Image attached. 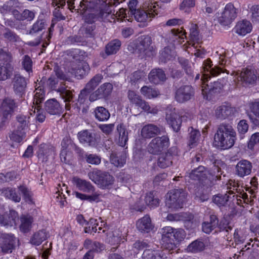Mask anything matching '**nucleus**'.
Returning a JSON list of instances; mask_svg holds the SVG:
<instances>
[{
  "mask_svg": "<svg viewBox=\"0 0 259 259\" xmlns=\"http://www.w3.org/2000/svg\"><path fill=\"white\" fill-rule=\"evenodd\" d=\"M46 25L47 24L45 20L38 19L32 26L28 33L31 35H33L35 33H38L44 29Z\"/></svg>",
  "mask_w": 259,
  "mask_h": 259,
  "instance_id": "obj_45",
  "label": "nucleus"
},
{
  "mask_svg": "<svg viewBox=\"0 0 259 259\" xmlns=\"http://www.w3.org/2000/svg\"><path fill=\"white\" fill-rule=\"evenodd\" d=\"M142 259H168L162 251H155L151 249H146L143 254Z\"/></svg>",
  "mask_w": 259,
  "mask_h": 259,
  "instance_id": "obj_38",
  "label": "nucleus"
},
{
  "mask_svg": "<svg viewBox=\"0 0 259 259\" xmlns=\"http://www.w3.org/2000/svg\"><path fill=\"white\" fill-rule=\"evenodd\" d=\"M13 15L17 20L19 21L27 20L30 21L35 17V13L28 9L24 10L22 13L17 10H14L13 11Z\"/></svg>",
  "mask_w": 259,
  "mask_h": 259,
  "instance_id": "obj_33",
  "label": "nucleus"
},
{
  "mask_svg": "<svg viewBox=\"0 0 259 259\" xmlns=\"http://www.w3.org/2000/svg\"><path fill=\"white\" fill-rule=\"evenodd\" d=\"M29 118L28 115L19 114L16 116V120L18 123L17 128L24 131L28 127L29 123Z\"/></svg>",
  "mask_w": 259,
  "mask_h": 259,
  "instance_id": "obj_46",
  "label": "nucleus"
},
{
  "mask_svg": "<svg viewBox=\"0 0 259 259\" xmlns=\"http://www.w3.org/2000/svg\"><path fill=\"white\" fill-rule=\"evenodd\" d=\"M208 174V171L204 166H199L192 170L188 174V177L192 180L201 181L207 178Z\"/></svg>",
  "mask_w": 259,
  "mask_h": 259,
  "instance_id": "obj_26",
  "label": "nucleus"
},
{
  "mask_svg": "<svg viewBox=\"0 0 259 259\" xmlns=\"http://www.w3.org/2000/svg\"><path fill=\"white\" fill-rule=\"evenodd\" d=\"M165 118L167 123L175 132H178L180 130L182 120L179 115L175 110L167 109Z\"/></svg>",
  "mask_w": 259,
  "mask_h": 259,
  "instance_id": "obj_14",
  "label": "nucleus"
},
{
  "mask_svg": "<svg viewBox=\"0 0 259 259\" xmlns=\"http://www.w3.org/2000/svg\"><path fill=\"white\" fill-rule=\"evenodd\" d=\"M149 81L154 84H158L165 80L166 77L164 72L161 69H152L149 74Z\"/></svg>",
  "mask_w": 259,
  "mask_h": 259,
  "instance_id": "obj_27",
  "label": "nucleus"
},
{
  "mask_svg": "<svg viewBox=\"0 0 259 259\" xmlns=\"http://www.w3.org/2000/svg\"><path fill=\"white\" fill-rule=\"evenodd\" d=\"M259 144V133L253 134L250 137L248 143V147L249 149L252 150L255 146Z\"/></svg>",
  "mask_w": 259,
  "mask_h": 259,
  "instance_id": "obj_59",
  "label": "nucleus"
},
{
  "mask_svg": "<svg viewBox=\"0 0 259 259\" xmlns=\"http://www.w3.org/2000/svg\"><path fill=\"white\" fill-rule=\"evenodd\" d=\"M117 131L119 134V145L124 147L128 141V133L122 124L117 125Z\"/></svg>",
  "mask_w": 259,
  "mask_h": 259,
  "instance_id": "obj_41",
  "label": "nucleus"
},
{
  "mask_svg": "<svg viewBox=\"0 0 259 259\" xmlns=\"http://www.w3.org/2000/svg\"><path fill=\"white\" fill-rule=\"evenodd\" d=\"M189 145L193 147L197 142L200 133L199 131L194 129L193 127L189 128Z\"/></svg>",
  "mask_w": 259,
  "mask_h": 259,
  "instance_id": "obj_49",
  "label": "nucleus"
},
{
  "mask_svg": "<svg viewBox=\"0 0 259 259\" xmlns=\"http://www.w3.org/2000/svg\"><path fill=\"white\" fill-rule=\"evenodd\" d=\"M25 137V133L24 131L17 128L16 131H14L10 134V139L14 142L20 143Z\"/></svg>",
  "mask_w": 259,
  "mask_h": 259,
  "instance_id": "obj_53",
  "label": "nucleus"
},
{
  "mask_svg": "<svg viewBox=\"0 0 259 259\" xmlns=\"http://www.w3.org/2000/svg\"><path fill=\"white\" fill-rule=\"evenodd\" d=\"M57 92L59 93L60 97L64 100V102H66L65 104L66 110H70L71 108L70 105L67 103V102H70L73 98L71 91L67 89V87L64 84L58 88Z\"/></svg>",
  "mask_w": 259,
  "mask_h": 259,
  "instance_id": "obj_29",
  "label": "nucleus"
},
{
  "mask_svg": "<svg viewBox=\"0 0 259 259\" xmlns=\"http://www.w3.org/2000/svg\"><path fill=\"white\" fill-rule=\"evenodd\" d=\"M141 93L148 99L156 98L159 92L154 88L150 86H144L140 90Z\"/></svg>",
  "mask_w": 259,
  "mask_h": 259,
  "instance_id": "obj_44",
  "label": "nucleus"
},
{
  "mask_svg": "<svg viewBox=\"0 0 259 259\" xmlns=\"http://www.w3.org/2000/svg\"><path fill=\"white\" fill-rule=\"evenodd\" d=\"M47 235L45 230H39L33 235L30 242L32 244L38 246L47 239Z\"/></svg>",
  "mask_w": 259,
  "mask_h": 259,
  "instance_id": "obj_43",
  "label": "nucleus"
},
{
  "mask_svg": "<svg viewBox=\"0 0 259 259\" xmlns=\"http://www.w3.org/2000/svg\"><path fill=\"white\" fill-rule=\"evenodd\" d=\"M158 5L156 3L146 1L143 5V9H138L133 15L135 19L141 22H150L158 13Z\"/></svg>",
  "mask_w": 259,
  "mask_h": 259,
  "instance_id": "obj_4",
  "label": "nucleus"
},
{
  "mask_svg": "<svg viewBox=\"0 0 259 259\" xmlns=\"http://www.w3.org/2000/svg\"><path fill=\"white\" fill-rule=\"evenodd\" d=\"M22 64L24 69L27 72L32 69V61L28 55H25L22 59Z\"/></svg>",
  "mask_w": 259,
  "mask_h": 259,
  "instance_id": "obj_61",
  "label": "nucleus"
},
{
  "mask_svg": "<svg viewBox=\"0 0 259 259\" xmlns=\"http://www.w3.org/2000/svg\"><path fill=\"white\" fill-rule=\"evenodd\" d=\"M89 178L102 189L108 188L113 184L114 179L108 172L94 169L88 172Z\"/></svg>",
  "mask_w": 259,
  "mask_h": 259,
  "instance_id": "obj_5",
  "label": "nucleus"
},
{
  "mask_svg": "<svg viewBox=\"0 0 259 259\" xmlns=\"http://www.w3.org/2000/svg\"><path fill=\"white\" fill-rule=\"evenodd\" d=\"M19 192L22 194L24 199L28 203L32 202V193L31 191L26 186L23 185L19 186L18 187Z\"/></svg>",
  "mask_w": 259,
  "mask_h": 259,
  "instance_id": "obj_52",
  "label": "nucleus"
},
{
  "mask_svg": "<svg viewBox=\"0 0 259 259\" xmlns=\"http://www.w3.org/2000/svg\"><path fill=\"white\" fill-rule=\"evenodd\" d=\"M12 84L15 94L22 98L25 93L27 85L25 78L20 74H15L12 79Z\"/></svg>",
  "mask_w": 259,
  "mask_h": 259,
  "instance_id": "obj_13",
  "label": "nucleus"
},
{
  "mask_svg": "<svg viewBox=\"0 0 259 259\" xmlns=\"http://www.w3.org/2000/svg\"><path fill=\"white\" fill-rule=\"evenodd\" d=\"M16 107L15 102L13 99H5L2 103L0 108L1 114L5 119H8Z\"/></svg>",
  "mask_w": 259,
  "mask_h": 259,
  "instance_id": "obj_21",
  "label": "nucleus"
},
{
  "mask_svg": "<svg viewBox=\"0 0 259 259\" xmlns=\"http://www.w3.org/2000/svg\"><path fill=\"white\" fill-rule=\"evenodd\" d=\"M3 35L4 38L10 42L17 44L21 41V39L20 37L14 32L9 29H6Z\"/></svg>",
  "mask_w": 259,
  "mask_h": 259,
  "instance_id": "obj_47",
  "label": "nucleus"
},
{
  "mask_svg": "<svg viewBox=\"0 0 259 259\" xmlns=\"http://www.w3.org/2000/svg\"><path fill=\"white\" fill-rule=\"evenodd\" d=\"M70 55L74 59L78 61L83 60L87 56L85 53L79 49H74L70 51Z\"/></svg>",
  "mask_w": 259,
  "mask_h": 259,
  "instance_id": "obj_58",
  "label": "nucleus"
},
{
  "mask_svg": "<svg viewBox=\"0 0 259 259\" xmlns=\"http://www.w3.org/2000/svg\"><path fill=\"white\" fill-rule=\"evenodd\" d=\"M96 28V25L95 24H88V23H84L82 27L81 30L83 32V34L85 35L87 37H93L95 34V29Z\"/></svg>",
  "mask_w": 259,
  "mask_h": 259,
  "instance_id": "obj_55",
  "label": "nucleus"
},
{
  "mask_svg": "<svg viewBox=\"0 0 259 259\" xmlns=\"http://www.w3.org/2000/svg\"><path fill=\"white\" fill-rule=\"evenodd\" d=\"M144 76V73L141 71H137L133 73L130 76V81L132 84L138 82L143 76Z\"/></svg>",
  "mask_w": 259,
  "mask_h": 259,
  "instance_id": "obj_60",
  "label": "nucleus"
},
{
  "mask_svg": "<svg viewBox=\"0 0 259 259\" xmlns=\"http://www.w3.org/2000/svg\"><path fill=\"white\" fill-rule=\"evenodd\" d=\"M19 220L18 214L14 210H10L7 215L4 214L3 226H16Z\"/></svg>",
  "mask_w": 259,
  "mask_h": 259,
  "instance_id": "obj_35",
  "label": "nucleus"
},
{
  "mask_svg": "<svg viewBox=\"0 0 259 259\" xmlns=\"http://www.w3.org/2000/svg\"><path fill=\"white\" fill-rule=\"evenodd\" d=\"M112 90L113 85L111 83H104L90 95L89 100L91 102L98 100H107L110 96Z\"/></svg>",
  "mask_w": 259,
  "mask_h": 259,
  "instance_id": "obj_8",
  "label": "nucleus"
},
{
  "mask_svg": "<svg viewBox=\"0 0 259 259\" xmlns=\"http://www.w3.org/2000/svg\"><path fill=\"white\" fill-rule=\"evenodd\" d=\"M103 79L101 74H97L92 78L86 84L84 88L82 89L78 95V100L80 103H83L85 101L87 93H91L99 85Z\"/></svg>",
  "mask_w": 259,
  "mask_h": 259,
  "instance_id": "obj_11",
  "label": "nucleus"
},
{
  "mask_svg": "<svg viewBox=\"0 0 259 259\" xmlns=\"http://www.w3.org/2000/svg\"><path fill=\"white\" fill-rule=\"evenodd\" d=\"M237 9L231 3L226 5L221 15L218 17L219 22L222 25H230L237 17Z\"/></svg>",
  "mask_w": 259,
  "mask_h": 259,
  "instance_id": "obj_10",
  "label": "nucleus"
},
{
  "mask_svg": "<svg viewBox=\"0 0 259 259\" xmlns=\"http://www.w3.org/2000/svg\"><path fill=\"white\" fill-rule=\"evenodd\" d=\"M144 200L145 204L150 207L157 206L159 204V200L154 197L153 192L146 194Z\"/></svg>",
  "mask_w": 259,
  "mask_h": 259,
  "instance_id": "obj_51",
  "label": "nucleus"
},
{
  "mask_svg": "<svg viewBox=\"0 0 259 259\" xmlns=\"http://www.w3.org/2000/svg\"><path fill=\"white\" fill-rule=\"evenodd\" d=\"M86 161L91 164H99L101 162V158L96 154H90L86 155Z\"/></svg>",
  "mask_w": 259,
  "mask_h": 259,
  "instance_id": "obj_63",
  "label": "nucleus"
},
{
  "mask_svg": "<svg viewBox=\"0 0 259 259\" xmlns=\"http://www.w3.org/2000/svg\"><path fill=\"white\" fill-rule=\"evenodd\" d=\"M186 196V193L183 189L172 190L166 195V205L172 209L182 208Z\"/></svg>",
  "mask_w": 259,
  "mask_h": 259,
  "instance_id": "obj_6",
  "label": "nucleus"
},
{
  "mask_svg": "<svg viewBox=\"0 0 259 259\" xmlns=\"http://www.w3.org/2000/svg\"><path fill=\"white\" fill-rule=\"evenodd\" d=\"M169 145V139L167 135L153 138L147 147V151L153 155L161 154Z\"/></svg>",
  "mask_w": 259,
  "mask_h": 259,
  "instance_id": "obj_7",
  "label": "nucleus"
},
{
  "mask_svg": "<svg viewBox=\"0 0 259 259\" xmlns=\"http://www.w3.org/2000/svg\"><path fill=\"white\" fill-rule=\"evenodd\" d=\"M127 96L128 99L132 104H135L138 107L141 108L144 111L153 114L157 113L158 109L157 108L151 107L148 102L143 100L140 96L137 95L134 91H128Z\"/></svg>",
  "mask_w": 259,
  "mask_h": 259,
  "instance_id": "obj_9",
  "label": "nucleus"
},
{
  "mask_svg": "<svg viewBox=\"0 0 259 259\" xmlns=\"http://www.w3.org/2000/svg\"><path fill=\"white\" fill-rule=\"evenodd\" d=\"M93 113L96 119L99 121H106L110 116L109 111L103 106L97 107L94 109Z\"/></svg>",
  "mask_w": 259,
  "mask_h": 259,
  "instance_id": "obj_36",
  "label": "nucleus"
},
{
  "mask_svg": "<svg viewBox=\"0 0 259 259\" xmlns=\"http://www.w3.org/2000/svg\"><path fill=\"white\" fill-rule=\"evenodd\" d=\"M126 152L123 147L116 149L110 155L111 162L117 167H121L125 163Z\"/></svg>",
  "mask_w": 259,
  "mask_h": 259,
  "instance_id": "obj_15",
  "label": "nucleus"
},
{
  "mask_svg": "<svg viewBox=\"0 0 259 259\" xmlns=\"http://www.w3.org/2000/svg\"><path fill=\"white\" fill-rule=\"evenodd\" d=\"M252 164L251 162L247 160L239 161L235 166V172L239 177L243 178L248 176L251 172Z\"/></svg>",
  "mask_w": 259,
  "mask_h": 259,
  "instance_id": "obj_17",
  "label": "nucleus"
},
{
  "mask_svg": "<svg viewBox=\"0 0 259 259\" xmlns=\"http://www.w3.org/2000/svg\"><path fill=\"white\" fill-rule=\"evenodd\" d=\"M45 109L50 115H60L62 112V107L55 99L48 100L45 103Z\"/></svg>",
  "mask_w": 259,
  "mask_h": 259,
  "instance_id": "obj_23",
  "label": "nucleus"
},
{
  "mask_svg": "<svg viewBox=\"0 0 259 259\" xmlns=\"http://www.w3.org/2000/svg\"><path fill=\"white\" fill-rule=\"evenodd\" d=\"M204 246L203 242L195 240L189 245L187 249L188 251L195 253L203 250L204 248Z\"/></svg>",
  "mask_w": 259,
  "mask_h": 259,
  "instance_id": "obj_50",
  "label": "nucleus"
},
{
  "mask_svg": "<svg viewBox=\"0 0 259 259\" xmlns=\"http://www.w3.org/2000/svg\"><path fill=\"white\" fill-rule=\"evenodd\" d=\"M45 98V92L41 89H36L35 93L34 95L33 104H35V106H39L38 105L41 103Z\"/></svg>",
  "mask_w": 259,
  "mask_h": 259,
  "instance_id": "obj_56",
  "label": "nucleus"
},
{
  "mask_svg": "<svg viewBox=\"0 0 259 259\" xmlns=\"http://www.w3.org/2000/svg\"><path fill=\"white\" fill-rule=\"evenodd\" d=\"M14 70V67L11 62L0 64V80L4 81L10 78Z\"/></svg>",
  "mask_w": 259,
  "mask_h": 259,
  "instance_id": "obj_30",
  "label": "nucleus"
},
{
  "mask_svg": "<svg viewBox=\"0 0 259 259\" xmlns=\"http://www.w3.org/2000/svg\"><path fill=\"white\" fill-rule=\"evenodd\" d=\"M232 74L237 76V79L239 81H243L246 83L253 84L256 79V76L254 72L248 69L241 72H233Z\"/></svg>",
  "mask_w": 259,
  "mask_h": 259,
  "instance_id": "obj_22",
  "label": "nucleus"
},
{
  "mask_svg": "<svg viewBox=\"0 0 259 259\" xmlns=\"http://www.w3.org/2000/svg\"><path fill=\"white\" fill-rule=\"evenodd\" d=\"M121 42L118 39H114L110 41L105 47V53L107 55L116 54L120 49Z\"/></svg>",
  "mask_w": 259,
  "mask_h": 259,
  "instance_id": "obj_40",
  "label": "nucleus"
},
{
  "mask_svg": "<svg viewBox=\"0 0 259 259\" xmlns=\"http://www.w3.org/2000/svg\"><path fill=\"white\" fill-rule=\"evenodd\" d=\"M161 133V128L153 124L145 125L141 130V136L144 139H150Z\"/></svg>",
  "mask_w": 259,
  "mask_h": 259,
  "instance_id": "obj_20",
  "label": "nucleus"
},
{
  "mask_svg": "<svg viewBox=\"0 0 259 259\" xmlns=\"http://www.w3.org/2000/svg\"><path fill=\"white\" fill-rule=\"evenodd\" d=\"M1 191L2 195L6 198L15 202H19L21 201V196L17 193L15 188L8 187L3 189Z\"/></svg>",
  "mask_w": 259,
  "mask_h": 259,
  "instance_id": "obj_34",
  "label": "nucleus"
},
{
  "mask_svg": "<svg viewBox=\"0 0 259 259\" xmlns=\"http://www.w3.org/2000/svg\"><path fill=\"white\" fill-rule=\"evenodd\" d=\"M194 95V90L190 85H184L179 87L175 92V99L179 103L190 100Z\"/></svg>",
  "mask_w": 259,
  "mask_h": 259,
  "instance_id": "obj_12",
  "label": "nucleus"
},
{
  "mask_svg": "<svg viewBox=\"0 0 259 259\" xmlns=\"http://www.w3.org/2000/svg\"><path fill=\"white\" fill-rule=\"evenodd\" d=\"M234 109L230 105L224 104L219 106L215 111V115L217 118L225 119L233 114Z\"/></svg>",
  "mask_w": 259,
  "mask_h": 259,
  "instance_id": "obj_24",
  "label": "nucleus"
},
{
  "mask_svg": "<svg viewBox=\"0 0 259 259\" xmlns=\"http://www.w3.org/2000/svg\"><path fill=\"white\" fill-rule=\"evenodd\" d=\"M74 194L75 196L82 200H88L90 202L96 201L98 198V196L94 195H87L78 192H75Z\"/></svg>",
  "mask_w": 259,
  "mask_h": 259,
  "instance_id": "obj_62",
  "label": "nucleus"
},
{
  "mask_svg": "<svg viewBox=\"0 0 259 259\" xmlns=\"http://www.w3.org/2000/svg\"><path fill=\"white\" fill-rule=\"evenodd\" d=\"M219 64L220 66H215L213 68H211L212 65V62L209 59L205 60L203 63V70L205 73L202 76L201 80L202 82V93L203 95H210L219 93L223 87V84L219 81H214L210 83V84H205V79L206 78L205 76L211 74L212 76H217L221 72H226L227 74L229 71L227 69H223V65L226 63V60L221 57H220Z\"/></svg>",
  "mask_w": 259,
  "mask_h": 259,
  "instance_id": "obj_1",
  "label": "nucleus"
},
{
  "mask_svg": "<svg viewBox=\"0 0 259 259\" xmlns=\"http://www.w3.org/2000/svg\"><path fill=\"white\" fill-rule=\"evenodd\" d=\"M236 133L231 124L223 122L219 124L214 136L213 144L221 149H228L233 146Z\"/></svg>",
  "mask_w": 259,
  "mask_h": 259,
  "instance_id": "obj_2",
  "label": "nucleus"
},
{
  "mask_svg": "<svg viewBox=\"0 0 259 259\" xmlns=\"http://www.w3.org/2000/svg\"><path fill=\"white\" fill-rule=\"evenodd\" d=\"M229 196L227 194H219L213 196V202L219 207L225 206L227 204Z\"/></svg>",
  "mask_w": 259,
  "mask_h": 259,
  "instance_id": "obj_48",
  "label": "nucleus"
},
{
  "mask_svg": "<svg viewBox=\"0 0 259 259\" xmlns=\"http://www.w3.org/2000/svg\"><path fill=\"white\" fill-rule=\"evenodd\" d=\"M171 58V51L168 48H164L160 52V59L161 61L166 62L170 60Z\"/></svg>",
  "mask_w": 259,
  "mask_h": 259,
  "instance_id": "obj_64",
  "label": "nucleus"
},
{
  "mask_svg": "<svg viewBox=\"0 0 259 259\" xmlns=\"http://www.w3.org/2000/svg\"><path fill=\"white\" fill-rule=\"evenodd\" d=\"M177 154V148H170L164 154L161 155L158 160V165L161 168H165L171 165L173 156Z\"/></svg>",
  "mask_w": 259,
  "mask_h": 259,
  "instance_id": "obj_18",
  "label": "nucleus"
},
{
  "mask_svg": "<svg viewBox=\"0 0 259 259\" xmlns=\"http://www.w3.org/2000/svg\"><path fill=\"white\" fill-rule=\"evenodd\" d=\"M18 240L13 234H5L3 236V241L1 245L3 252L11 253L14 249L16 243Z\"/></svg>",
  "mask_w": 259,
  "mask_h": 259,
  "instance_id": "obj_16",
  "label": "nucleus"
},
{
  "mask_svg": "<svg viewBox=\"0 0 259 259\" xmlns=\"http://www.w3.org/2000/svg\"><path fill=\"white\" fill-rule=\"evenodd\" d=\"M90 70V66L88 63L83 62L80 65L75 71V74L77 76L82 77L86 74H88Z\"/></svg>",
  "mask_w": 259,
  "mask_h": 259,
  "instance_id": "obj_54",
  "label": "nucleus"
},
{
  "mask_svg": "<svg viewBox=\"0 0 259 259\" xmlns=\"http://www.w3.org/2000/svg\"><path fill=\"white\" fill-rule=\"evenodd\" d=\"M213 11V8L206 1L202 0L200 3L197 6L196 13L203 16L205 13L211 14Z\"/></svg>",
  "mask_w": 259,
  "mask_h": 259,
  "instance_id": "obj_42",
  "label": "nucleus"
},
{
  "mask_svg": "<svg viewBox=\"0 0 259 259\" xmlns=\"http://www.w3.org/2000/svg\"><path fill=\"white\" fill-rule=\"evenodd\" d=\"M77 137L80 142L82 144H87L89 146L96 145V141L94 134L88 130H83L79 132Z\"/></svg>",
  "mask_w": 259,
  "mask_h": 259,
  "instance_id": "obj_25",
  "label": "nucleus"
},
{
  "mask_svg": "<svg viewBox=\"0 0 259 259\" xmlns=\"http://www.w3.org/2000/svg\"><path fill=\"white\" fill-rule=\"evenodd\" d=\"M160 233L163 245L168 250L176 248L177 242L182 241L186 237V233L183 229H175L170 226L162 228Z\"/></svg>",
  "mask_w": 259,
  "mask_h": 259,
  "instance_id": "obj_3",
  "label": "nucleus"
},
{
  "mask_svg": "<svg viewBox=\"0 0 259 259\" xmlns=\"http://www.w3.org/2000/svg\"><path fill=\"white\" fill-rule=\"evenodd\" d=\"M252 27V25L249 21L243 20L237 23L234 30L239 35H245L251 32Z\"/></svg>",
  "mask_w": 259,
  "mask_h": 259,
  "instance_id": "obj_28",
  "label": "nucleus"
},
{
  "mask_svg": "<svg viewBox=\"0 0 259 259\" xmlns=\"http://www.w3.org/2000/svg\"><path fill=\"white\" fill-rule=\"evenodd\" d=\"M195 5V0H184L180 5V9L185 12H189V9Z\"/></svg>",
  "mask_w": 259,
  "mask_h": 259,
  "instance_id": "obj_57",
  "label": "nucleus"
},
{
  "mask_svg": "<svg viewBox=\"0 0 259 259\" xmlns=\"http://www.w3.org/2000/svg\"><path fill=\"white\" fill-rule=\"evenodd\" d=\"M20 220L19 229L20 231L24 233L29 232L32 228L33 222V218L28 215H22L20 217Z\"/></svg>",
  "mask_w": 259,
  "mask_h": 259,
  "instance_id": "obj_32",
  "label": "nucleus"
},
{
  "mask_svg": "<svg viewBox=\"0 0 259 259\" xmlns=\"http://www.w3.org/2000/svg\"><path fill=\"white\" fill-rule=\"evenodd\" d=\"M72 181L73 184L80 191L86 193H92L95 191L93 185L89 181L81 179L77 177H74Z\"/></svg>",
  "mask_w": 259,
  "mask_h": 259,
  "instance_id": "obj_19",
  "label": "nucleus"
},
{
  "mask_svg": "<svg viewBox=\"0 0 259 259\" xmlns=\"http://www.w3.org/2000/svg\"><path fill=\"white\" fill-rule=\"evenodd\" d=\"M151 45V38L148 36H144L142 38L138 45V49L141 53L148 55L149 52L152 51L153 47Z\"/></svg>",
  "mask_w": 259,
  "mask_h": 259,
  "instance_id": "obj_37",
  "label": "nucleus"
},
{
  "mask_svg": "<svg viewBox=\"0 0 259 259\" xmlns=\"http://www.w3.org/2000/svg\"><path fill=\"white\" fill-rule=\"evenodd\" d=\"M168 35L169 40L172 42L178 40L179 43H182L181 40L184 41V38L186 37L185 31L176 29H172Z\"/></svg>",
  "mask_w": 259,
  "mask_h": 259,
  "instance_id": "obj_39",
  "label": "nucleus"
},
{
  "mask_svg": "<svg viewBox=\"0 0 259 259\" xmlns=\"http://www.w3.org/2000/svg\"><path fill=\"white\" fill-rule=\"evenodd\" d=\"M137 228L141 232L148 233L152 229L150 218L145 215L137 222Z\"/></svg>",
  "mask_w": 259,
  "mask_h": 259,
  "instance_id": "obj_31",
  "label": "nucleus"
}]
</instances>
